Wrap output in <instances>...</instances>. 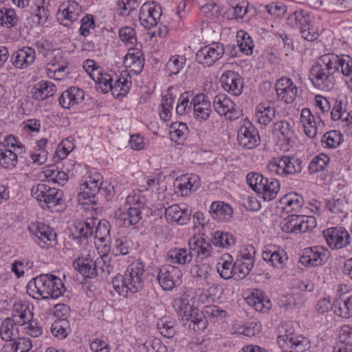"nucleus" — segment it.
<instances>
[{
    "label": "nucleus",
    "instance_id": "1",
    "mask_svg": "<svg viewBox=\"0 0 352 352\" xmlns=\"http://www.w3.org/2000/svg\"><path fill=\"white\" fill-rule=\"evenodd\" d=\"M65 292L60 278L52 274H41L27 285V293L34 298L56 299Z\"/></svg>",
    "mask_w": 352,
    "mask_h": 352
},
{
    "label": "nucleus",
    "instance_id": "2",
    "mask_svg": "<svg viewBox=\"0 0 352 352\" xmlns=\"http://www.w3.org/2000/svg\"><path fill=\"white\" fill-rule=\"evenodd\" d=\"M144 272L143 263L137 261L131 264L124 275H117L112 280L116 292L123 296L127 297L129 293L135 294L144 287L142 276Z\"/></svg>",
    "mask_w": 352,
    "mask_h": 352
},
{
    "label": "nucleus",
    "instance_id": "3",
    "mask_svg": "<svg viewBox=\"0 0 352 352\" xmlns=\"http://www.w3.org/2000/svg\"><path fill=\"white\" fill-rule=\"evenodd\" d=\"M334 58L332 54H325L320 56L312 66L309 79L314 86L322 91H330L334 86L335 67L333 64Z\"/></svg>",
    "mask_w": 352,
    "mask_h": 352
},
{
    "label": "nucleus",
    "instance_id": "4",
    "mask_svg": "<svg viewBox=\"0 0 352 352\" xmlns=\"http://www.w3.org/2000/svg\"><path fill=\"white\" fill-rule=\"evenodd\" d=\"M277 343L283 352H304L311 346L307 338L296 336L292 322H282L277 328Z\"/></svg>",
    "mask_w": 352,
    "mask_h": 352
},
{
    "label": "nucleus",
    "instance_id": "5",
    "mask_svg": "<svg viewBox=\"0 0 352 352\" xmlns=\"http://www.w3.org/2000/svg\"><path fill=\"white\" fill-rule=\"evenodd\" d=\"M110 232V225L106 220L100 221L96 218L87 219L75 227L77 237L87 239L94 236L101 242L106 241Z\"/></svg>",
    "mask_w": 352,
    "mask_h": 352
},
{
    "label": "nucleus",
    "instance_id": "6",
    "mask_svg": "<svg viewBox=\"0 0 352 352\" xmlns=\"http://www.w3.org/2000/svg\"><path fill=\"white\" fill-rule=\"evenodd\" d=\"M32 195L35 197L43 208H47L52 211H58L59 209L54 210L58 206H62L63 203V192L56 188H52L46 184H38L32 188Z\"/></svg>",
    "mask_w": 352,
    "mask_h": 352
},
{
    "label": "nucleus",
    "instance_id": "7",
    "mask_svg": "<svg viewBox=\"0 0 352 352\" xmlns=\"http://www.w3.org/2000/svg\"><path fill=\"white\" fill-rule=\"evenodd\" d=\"M287 21L288 25L300 30L304 39L309 41L317 39L318 34L311 26L309 16L305 12L296 11L287 17Z\"/></svg>",
    "mask_w": 352,
    "mask_h": 352
},
{
    "label": "nucleus",
    "instance_id": "8",
    "mask_svg": "<svg viewBox=\"0 0 352 352\" xmlns=\"http://www.w3.org/2000/svg\"><path fill=\"white\" fill-rule=\"evenodd\" d=\"M221 43H212L201 47L196 54V60L205 67L212 66L224 54Z\"/></svg>",
    "mask_w": 352,
    "mask_h": 352
},
{
    "label": "nucleus",
    "instance_id": "9",
    "mask_svg": "<svg viewBox=\"0 0 352 352\" xmlns=\"http://www.w3.org/2000/svg\"><path fill=\"white\" fill-rule=\"evenodd\" d=\"M237 138L239 144L245 148L253 149L259 145L261 140L258 130L248 120L241 125Z\"/></svg>",
    "mask_w": 352,
    "mask_h": 352
},
{
    "label": "nucleus",
    "instance_id": "10",
    "mask_svg": "<svg viewBox=\"0 0 352 352\" xmlns=\"http://www.w3.org/2000/svg\"><path fill=\"white\" fill-rule=\"evenodd\" d=\"M182 275V272L179 268L169 265L159 269L157 279L164 290L170 291L179 285Z\"/></svg>",
    "mask_w": 352,
    "mask_h": 352
},
{
    "label": "nucleus",
    "instance_id": "11",
    "mask_svg": "<svg viewBox=\"0 0 352 352\" xmlns=\"http://www.w3.org/2000/svg\"><path fill=\"white\" fill-rule=\"evenodd\" d=\"M330 256L329 251L322 246H315L305 250L299 262L305 266L316 267L325 263Z\"/></svg>",
    "mask_w": 352,
    "mask_h": 352
},
{
    "label": "nucleus",
    "instance_id": "12",
    "mask_svg": "<svg viewBox=\"0 0 352 352\" xmlns=\"http://www.w3.org/2000/svg\"><path fill=\"white\" fill-rule=\"evenodd\" d=\"M28 230L37 238L36 242L41 248H47L55 243L56 234L49 226L41 223H32Z\"/></svg>",
    "mask_w": 352,
    "mask_h": 352
},
{
    "label": "nucleus",
    "instance_id": "13",
    "mask_svg": "<svg viewBox=\"0 0 352 352\" xmlns=\"http://www.w3.org/2000/svg\"><path fill=\"white\" fill-rule=\"evenodd\" d=\"M161 15L162 9L159 4L146 3L140 8L139 20L144 28L150 29L157 24Z\"/></svg>",
    "mask_w": 352,
    "mask_h": 352
},
{
    "label": "nucleus",
    "instance_id": "14",
    "mask_svg": "<svg viewBox=\"0 0 352 352\" xmlns=\"http://www.w3.org/2000/svg\"><path fill=\"white\" fill-rule=\"evenodd\" d=\"M323 235L331 249H341L350 243V235L342 228H329L323 231Z\"/></svg>",
    "mask_w": 352,
    "mask_h": 352
},
{
    "label": "nucleus",
    "instance_id": "15",
    "mask_svg": "<svg viewBox=\"0 0 352 352\" xmlns=\"http://www.w3.org/2000/svg\"><path fill=\"white\" fill-rule=\"evenodd\" d=\"M304 203L303 197L296 193L287 194L279 200L282 210L291 214L305 213Z\"/></svg>",
    "mask_w": 352,
    "mask_h": 352
},
{
    "label": "nucleus",
    "instance_id": "16",
    "mask_svg": "<svg viewBox=\"0 0 352 352\" xmlns=\"http://www.w3.org/2000/svg\"><path fill=\"white\" fill-rule=\"evenodd\" d=\"M220 81L223 89L231 94L237 96L242 93L243 79L234 72L226 71L222 74Z\"/></svg>",
    "mask_w": 352,
    "mask_h": 352
},
{
    "label": "nucleus",
    "instance_id": "17",
    "mask_svg": "<svg viewBox=\"0 0 352 352\" xmlns=\"http://www.w3.org/2000/svg\"><path fill=\"white\" fill-rule=\"evenodd\" d=\"M35 57L34 49L23 47L13 53L10 62L16 69H24L34 63Z\"/></svg>",
    "mask_w": 352,
    "mask_h": 352
},
{
    "label": "nucleus",
    "instance_id": "18",
    "mask_svg": "<svg viewBox=\"0 0 352 352\" xmlns=\"http://www.w3.org/2000/svg\"><path fill=\"white\" fill-rule=\"evenodd\" d=\"M190 105L193 107V114L196 119L206 120L212 112L211 104L207 96L199 94L192 98Z\"/></svg>",
    "mask_w": 352,
    "mask_h": 352
},
{
    "label": "nucleus",
    "instance_id": "19",
    "mask_svg": "<svg viewBox=\"0 0 352 352\" xmlns=\"http://www.w3.org/2000/svg\"><path fill=\"white\" fill-rule=\"evenodd\" d=\"M318 118L319 120L316 122L314 116L309 109H302L300 120L307 137L314 138L318 133V128L324 126V122L320 118Z\"/></svg>",
    "mask_w": 352,
    "mask_h": 352
},
{
    "label": "nucleus",
    "instance_id": "20",
    "mask_svg": "<svg viewBox=\"0 0 352 352\" xmlns=\"http://www.w3.org/2000/svg\"><path fill=\"white\" fill-rule=\"evenodd\" d=\"M100 175L99 174H95L93 176H89L82 185L84 186L82 192L78 195V201H80L82 199H88L89 201L93 202L91 199L94 198L95 195L100 191L102 190L103 188H100L101 182Z\"/></svg>",
    "mask_w": 352,
    "mask_h": 352
},
{
    "label": "nucleus",
    "instance_id": "21",
    "mask_svg": "<svg viewBox=\"0 0 352 352\" xmlns=\"http://www.w3.org/2000/svg\"><path fill=\"white\" fill-rule=\"evenodd\" d=\"M52 52L54 53V58L47 65V75L50 78L60 80L63 77V73L67 68V63L58 52Z\"/></svg>",
    "mask_w": 352,
    "mask_h": 352
},
{
    "label": "nucleus",
    "instance_id": "22",
    "mask_svg": "<svg viewBox=\"0 0 352 352\" xmlns=\"http://www.w3.org/2000/svg\"><path fill=\"white\" fill-rule=\"evenodd\" d=\"M144 58L143 53L138 49H130L124 58V65L135 74H139L143 69Z\"/></svg>",
    "mask_w": 352,
    "mask_h": 352
},
{
    "label": "nucleus",
    "instance_id": "23",
    "mask_svg": "<svg viewBox=\"0 0 352 352\" xmlns=\"http://www.w3.org/2000/svg\"><path fill=\"white\" fill-rule=\"evenodd\" d=\"M184 320L187 321L184 325L188 324V328L194 332L201 331L207 327V320L204 318L202 311L199 312L198 309L194 307L184 316Z\"/></svg>",
    "mask_w": 352,
    "mask_h": 352
},
{
    "label": "nucleus",
    "instance_id": "24",
    "mask_svg": "<svg viewBox=\"0 0 352 352\" xmlns=\"http://www.w3.org/2000/svg\"><path fill=\"white\" fill-rule=\"evenodd\" d=\"M84 98V91L77 87H72L63 91L59 98L60 105L65 109H70L78 104Z\"/></svg>",
    "mask_w": 352,
    "mask_h": 352
},
{
    "label": "nucleus",
    "instance_id": "25",
    "mask_svg": "<svg viewBox=\"0 0 352 352\" xmlns=\"http://www.w3.org/2000/svg\"><path fill=\"white\" fill-rule=\"evenodd\" d=\"M12 316L11 320L17 325L21 326L32 321L33 312L28 305L19 302L13 305Z\"/></svg>",
    "mask_w": 352,
    "mask_h": 352
},
{
    "label": "nucleus",
    "instance_id": "26",
    "mask_svg": "<svg viewBox=\"0 0 352 352\" xmlns=\"http://www.w3.org/2000/svg\"><path fill=\"white\" fill-rule=\"evenodd\" d=\"M135 204L138 207H130L126 211L119 214L118 219L122 226L129 228L137 224L142 219V212L140 210L142 203L139 198L135 201Z\"/></svg>",
    "mask_w": 352,
    "mask_h": 352
},
{
    "label": "nucleus",
    "instance_id": "27",
    "mask_svg": "<svg viewBox=\"0 0 352 352\" xmlns=\"http://www.w3.org/2000/svg\"><path fill=\"white\" fill-rule=\"evenodd\" d=\"M191 212L186 208L182 209L177 205H173L165 210V217L168 221L176 222L184 225L190 220Z\"/></svg>",
    "mask_w": 352,
    "mask_h": 352
},
{
    "label": "nucleus",
    "instance_id": "28",
    "mask_svg": "<svg viewBox=\"0 0 352 352\" xmlns=\"http://www.w3.org/2000/svg\"><path fill=\"white\" fill-rule=\"evenodd\" d=\"M56 91V85L48 81L42 80L36 83L32 89L33 99L41 101L54 95Z\"/></svg>",
    "mask_w": 352,
    "mask_h": 352
},
{
    "label": "nucleus",
    "instance_id": "29",
    "mask_svg": "<svg viewBox=\"0 0 352 352\" xmlns=\"http://www.w3.org/2000/svg\"><path fill=\"white\" fill-rule=\"evenodd\" d=\"M188 246L192 252L197 254L201 258H208L212 253V245L200 236H193L188 241Z\"/></svg>",
    "mask_w": 352,
    "mask_h": 352
},
{
    "label": "nucleus",
    "instance_id": "30",
    "mask_svg": "<svg viewBox=\"0 0 352 352\" xmlns=\"http://www.w3.org/2000/svg\"><path fill=\"white\" fill-rule=\"evenodd\" d=\"M331 308L338 316L345 318H349L352 315V296L341 294L333 301Z\"/></svg>",
    "mask_w": 352,
    "mask_h": 352
},
{
    "label": "nucleus",
    "instance_id": "31",
    "mask_svg": "<svg viewBox=\"0 0 352 352\" xmlns=\"http://www.w3.org/2000/svg\"><path fill=\"white\" fill-rule=\"evenodd\" d=\"M199 185V177L197 175H192L190 177L182 175L175 182V186L182 196H187L190 192L195 190Z\"/></svg>",
    "mask_w": 352,
    "mask_h": 352
},
{
    "label": "nucleus",
    "instance_id": "32",
    "mask_svg": "<svg viewBox=\"0 0 352 352\" xmlns=\"http://www.w3.org/2000/svg\"><path fill=\"white\" fill-rule=\"evenodd\" d=\"M94 261L90 258H78L73 262V266L85 278H94L97 276Z\"/></svg>",
    "mask_w": 352,
    "mask_h": 352
},
{
    "label": "nucleus",
    "instance_id": "33",
    "mask_svg": "<svg viewBox=\"0 0 352 352\" xmlns=\"http://www.w3.org/2000/svg\"><path fill=\"white\" fill-rule=\"evenodd\" d=\"M167 258L173 264L186 265L192 261L193 253L190 248L188 249L174 248L168 251Z\"/></svg>",
    "mask_w": 352,
    "mask_h": 352
},
{
    "label": "nucleus",
    "instance_id": "34",
    "mask_svg": "<svg viewBox=\"0 0 352 352\" xmlns=\"http://www.w3.org/2000/svg\"><path fill=\"white\" fill-rule=\"evenodd\" d=\"M209 212L213 219L222 221L231 217L232 209L228 204L222 201H214L210 207Z\"/></svg>",
    "mask_w": 352,
    "mask_h": 352
},
{
    "label": "nucleus",
    "instance_id": "35",
    "mask_svg": "<svg viewBox=\"0 0 352 352\" xmlns=\"http://www.w3.org/2000/svg\"><path fill=\"white\" fill-rule=\"evenodd\" d=\"M213 107L221 116L232 114L235 111L234 102L224 94H219L214 98Z\"/></svg>",
    "mask_w": 352,
    "mask_h": 352
},
{
    "label": "nucleus",
    "instance_id": "36",
    "mask_svg": "<svg viewBox=\"0 0 352 352\" xmlns=\"http://www.w3.org/2000/svg\"><path fill=\"white\" fill-rule=\"evenodd\" d=\"M10 318H7L1 322L0 326V336L3 340L13 341L19 336V330Z\"/></svg>",
    "mask_w": 352,
    "mask_h": 352
},
{
    "label": "nucleus",
    "instance_id": "37",
    "mask_svg": "<svg viewBox=\"0 0 352 352\" xmlns=\"http://www.w3.org/2000/svg\"><path fill=\"white\" fill-rule=\"evenodd\" d=\"M334 56L332 60H333V66L335 67V72H338L340 69L341 73L345 76H349L352 74V58L349 55L342 54L338 56L332 54ZM332 59V57H331Z\"/></svg>",
    "mask_w": 352,
    "mask_h": 352
},
{
    "label": "nucleus",
    "instance_id": "38",
    "mask_svg": "<svg viewBox=\"0 0 352 352\" xmlns=\"http://www.w3.org/2000/svg\"><path fill=\"white\" fill-rule=\"evenodd\" d=\"M186 58L184 56L174 55L171 56L165 66V71L168 76L177 75L185 67Z\"/></svg>",
    "mask_w": 352,
    "mask_h": 352
},
{
    "label": "nucleus",
    "instance_id": "39",
    "mask_svg": "<svg viewBox=\"0 0 352 352\" xmlns=\"http://www.w3.org/2000/svg\"><path fill=\"white\" fill-rule=\"evenodd\" d=\"M276 110L270 104H260L256 107V116L258 122L265 126L267 125L275 117Z\"/></svg>",
    "mask_w": 352,
    "mask_h": 352
},
{
    "label": "nucleus",
    "instance_id": "40",
    "mask_svg": "<svg viewBox=\"0 0 352 352\" xmlns=\"http://www.w3.org/2000/svg\"><path fill=\"white\" fill-rule=\"evenodd\" d=\"M175 320L171 316L166 315L157 320V327L162 336L170 338L175 333Z\"/></svg>",
    "mask_w": 352,
    "mask_h": 352
},
{
    "label": "nucleus",
    "instance_id": "41",
    "mask_svg": "<svg viewBox=\"0 0 352 352\" xmlns=\"http://www.w3.org/2000/svg\"><path fill=\"white\" fill-rule=\"evenodd\" d=\"M248 302L255 310L260 312H266L272 306L270 299L265 298L258 290L252 293V296L248 298Z\"/></svg>",
    "mask_w": 352,
    "mask_h": 352
},
{
    "label": "nucleus",
    "instance_id": "42",
    "mask_svg": "<svg viewBox=\"0 0 352 352\" xmlns=\"http://www.w3.org/2000/svg\"><path fill=\"white\" fill-rule=\"evenodd\" d=\"M18 162L17 154L6 148L5 145L0 146V166L5 168H12Z\"/></svg>",
    "mask_w": 352,
    "mask_h": 352
},
{
    "label": "nucleus",
    "instance_id": "43",
    "mask_svg": "<svg viewBox=\"0 0 352 352\" xmlns=\"http://www.w3.org/2000/svg\"><path fill=\"white\" fill-rule=\"evenodd\" d=\"M90 77L98 85V89L102 93H107L112 89L113 78L107 73L102 74L101 71L96 74H89Z\"/></svg>",
    "mask_w": 352,
    "mask_h": 352
},
{
    "label": "nucleus",
    "instance_id": "44",
    "mask_svg": "<svg viewBox=\"0 0 352 352\" xmlns=\"http://www.w3.org/2000/svg\"><path fill=\"white\" fill-rule=\"evenodd\" d=\"M279 190V182L276 179H268V182L264 184L260 193L265 201H270L276 198Z\"/></svg>",
    "mask_w": 352,
    "mask_h": 352
},
{
    "label": "nucleus",
    "instance_id": "45",
    "mask_svg": "<svg viewBox=\"0 0 352 352\" xmlns=\"http://www.w3.org/2000/svg\"><path fill=\"white\" fill-rule=\"evenodd\" d=\"M331 116L333 120H342V122L346 123L350 130H352V117L349 116L346 111L343 110L341 101L335 103Z\"/></svg>",
    "mask_w": 352,
    "mask_h": 352
},
{
    "label": "nucleus",
    "instance_id": "46",
    "mask_svg": "<svg viewBox=\"0 0 352 352\" xmlns=\"http://www.w3.org/2000/svg\"><path fill=\"white\" fill-rule=\"evenodd\" d=\"M18 16L14 10L3 8L0 10V25L7 28H12L16 25Z\"/></svg>",
    "mask_w": 352,
    "mask_h": 352
},
{
    "label": "nucleus",
    "instance_id": "47",
    "mask_svg": "<svg viewBox=\"0 0 352 352\" xmlns=\"http://www.w3.org/2000/svg\"><path fill=\"white\" fill-rule=\"evenodd\" d=\"M285 176L296 175L301 173L302 170V162L300 159L294 156L285 155Z\"/></svg>",
    "mask_w": 352,
    "mask_h": 352
},
{
    "label": "nucleus",
    "instance_id": "48",
    "mask_svg": "<svg viewBox=\"0 0 352 352\" xmlns=\"http://www.w3.org/2000/svg\"><path fill=\"white\" fill-rule=\"evenodd\" d=\"M130 85L131 81L126 78H117L114 82H112L111 94L115 98L124 97L128 94Z\"/></svg>",
    "mask_w": 352,
    "mask_h": 352
},
{
    "label": "nucleus",
    "instance_id": "49",
    "mask_svg": "<svg viewBox=\"0 0 352 352\" xmlns=\"http://www.w3.org/2000/svg\"><path fill=\"white\" fill-rule=\"evenodd\" d=\"M254 260L236 258L235 261V274L239 279L244 278L248 276L254 267Z\"/></svg>",
    "mask_w": 352,
    "mask_h": 352
},
{
    "label": "nucleus",
    "instance_id": "50",
    "mask_svg": "<svg viewBox=\"0 0 352 352\" xmlns=\"http://www.w3.org/2000/svg\"><path fill=\"white\" fill-rule=\"evenodd\" d=\"M166 347L157 338L150 339L138 345L139 352H166Z\"/></svg>",
    "mask_w": 352,
    "mask_h": 352
},
{
    "label": "nucleus",
    "instance_id": "51",
    "mask_svg": "<svg viewBox=\"0 0 352 352\" xmlns=\"http://www.w3.org/2000/svg\"><path fill=\"white\" fill-rule=\"evenodd\" d=\"M212 243L217 247L226 248L234 245L235 239L228 233L217 231L213 234Z\"/></svg>",
    "mask_w": 352,
    "mask_h": 352
},
{
    "label": "nucleus",
    "instance_id": "52",
    "mask_svg": "<svg viewBox=\"0 0 352 352\" xmlns=\"http://www.w3.org/2000/svg\"><path fill=\"white\" fill-rule=\"evenodd\" d=\"M285 155L273 158L267 164V168L272 175L285 176Z\"/></svg>",
    "mask_w": 352,
    "mask_h": 352
},
{
    "label": "nucleus",
    "instance_id": "53",
    "mask_svg": "<svg viewBox=\"0 0 352 352\" xmlns=\"http://www.w3.org/2000/svg\"><path fill=\"white\" fill-rule=\"evenodd\" d=\"M273 133L279 139L288 141L292 133L289 123L285 120L276 122L274 125Z\"/></svg>",
    "mask_w": 352,
    "mask_h": 352
},
{
    "label": "nucleus",
    "instance_id": "54",
    "mask_svg": "<svg viewBox=\"0 0 352 352\" xmlns=\"http://www.w3.org/2000/svg\"><path fill=\"white\" fill-rule=\"evenodd\" d=\"M330 158L325 154L320 153L314 157L310 162L308 169L310 173H315L322 170L329 163Z\"/></svg>",
    "mask_w": 352,
    "mask_h": 352
},
{
    "label": "nucleus",
    "instance_id": "55",
    "mask_svg": "<svg viewBox=\"0 0 352 352\" xmlns=\"http://www.w3.org/2000/svg\"><path fill=\"white\" fill-rule=\"evenodd\" d=\"M268 182V179L264 177L262 175L256 173H250L247 175V183L252 190L260 193L262 187L265 182Z\"/></svg>",
    "mask_w": 352,
    "mask_h": 352
},
{
    "label": "nucleus",
    "instance_id": "56",
    "mask_svg": "<svg viewBox=\"0 0 352 352\" xmlns=\"http://www.w3.org/2000/svg\"><path fill=\"white\" fill-rule=\"evenodd\" d=\"M326 208L332 213L340 214L345 212L347 201L344 197L327 199L325 202Z\"/></svg>",
    "mask_w": 352,
    "mask_h": 352
},
{
    "label": "nucleus",
    "instance_id": "57",
    "mask_svg": "<svg viewBox=\"0 0 352 352\" xmlns=\"http://www.w3.org/2000/svg\"><path fill=\"white\" fill-rule=\"evenodd\" d=\"M342 142V135L338 131H330L323 135L322 143L329 148H336Z\"/></svg>",
    "mask_w": 352,
    "mask_h": 352
},
{
    "label": "nucleus",
    "instance_id": "58",
    "mask_svg": "<svg viewBox=\"0 0 352 352\" xmlns=\"http://www.w3.org/2000/svg\"><path fill=\"white\" fill-rule=\"evenodd\" d=\"M211 270L212 267L208 263H201L192 265L190 273L192 277L205 280L208 278Z\"/></svg>",
    "mask_w": 352,
    "mask_h": 352
},
{
    "label": "nucleus",
    "instance_id": "59",
    "mask_svg": "<svg viewBox=\"0 0 352 352\" xmlns=\"http://www.w3.org/2000/svg\"><path fill=\"white\" fill-rule=\"evenodd\" d=\"M192 305H189V301L187 297L181 296L174 300L173 307L179 317L184 320V316L189 311Z\"/></svg>",
    "mask_w": 352,
    "mask_h": 352
},
{
    "label": "nucleus",
    "instance_id": "60",
    "mask_svg": "<svg viewBox=\"0 0 352 352\" xmlns=\"http://www.w3.org/2000/svg\"><path fill=\"white\" fill-rule=\"evenodd\" d=\"M277 94L286 103H292L297 95V87L293 82H289L286 87L280 89V92Z\"/></svg>",
    "mask_w": 352,
    "mask_h": 352
},
{
    "label": "nucleus",
    "instance_id": "61",
    "mask_svg": "<svg viewBox=\"0 0 352 352\" xmlns=\"http://www.w3.org/2000/svg\"><path fill=\"white\" fill-rule=\"evenodd\" d=\"M73 141L74 139L72 138H67L63 140L58 146L56 153L60 159H65L74 150V144Z\"/></svg>",
    "mask_w": 352,
    "mask_h": 352
},
{
    "label": "nucleus",
    "instance_id": "62",
    "mask_svg": "<svg viewBox=\"0 0 352 352\" xmlns=\"http://www.w3.org/2000/svg\"><path fill=\"white\" fill-rule=\"evenodd\" d=\"M235 263L232 264L230 261H224L222 263L217 264V272L221 278L229 279L235 275Z\"/></svg>",
    "mask_w": 352,
    "mask_h": 352
},
{
    "label": "nucleus",
    "instance_id": "63",
    "mask_svg": "<svg viewBox=\"0 0 352 352\" xmlns=\"http://www.w3.org/2000/svg\"><path fill=\"white\" fill-rule=\"evenodd\" d=\"M200 10L209 19L217 18L221 14L219 6L214 1L206 3Z\"/></svg>",
    "mask_w": 352,
    "mask_h": 352
},
{
    "label": "nucleus",
    "instance_id": "64",
    "mask_svg": "<svg viewBox=\"0 0 352 352\" xmlns=\"http://www.w3.org/2000/svg\"><path fill=\"white\" fill-rule=\"evenodd\" d=\"M204 318L206 320L207 318L210 319L223 318L226 315L225 310L221 309L216 305L205 306L203 311Z\"/></svg>",
    "mask_w": 352,
    "mask_h": 352
}]
</instances>
